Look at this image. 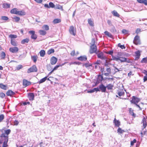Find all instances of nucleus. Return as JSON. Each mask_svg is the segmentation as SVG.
Instances as JSON below:
<instances>
[{"label": "nucleus", "instance_id": "obj_1", "mask_svg": "<svg viewBox=\"0 0 147 147\" xmlns=\"http://www.w3.org/2000/svg\"><path fill=\"white\" fill-rule=\"evenodd\" d=\"M2 132L3 133L0 136V137L2 140H0V144L2 143V140H4L2 147H7L8 146L7 143L8 141V136L9 134V129L6 130H4L2 131Z\"/></svg>", "mask_w": 147, "mask_h": 147}, {"label": "nucleus", "instance_id": "obj_2", "mask_svg": "<svg viewBox=\"0 0 147 147\" xmlns=\"http://www.w3.org/2000/svg\"><path fill=\"white\" fill-rule=\"evenodd\" d=\"M96 47V45H91L90 47V53L91 54L95 53H97L98 51H97Z\"/></svg>", "mask_w": 147, "mask_h": 147}, {"label": "nucleus", "instance_id": "obj_3", "mask_svg": "<svg viewBox=\"0 0 147 147\" xmlns=\"http://www.w3.org/2000/svg\"><path fill=\"white\" fill-rule=\"evenodd\" d=\"M133 42L136 45H140L141 44L140 37L136 35L134 38Z\"/></svg>", "mask_w": 147, "mask_h": 147}, {"label": "nucleus", "instance_id": "obj_4", "mask_svg": "<svg viewBox=\"0 0 147 147\" xmlns=\"http://www.w3.org/2000/svg\"><path fill=\"white\" fill-rule=\"evenodd\" d=\"M37 68L35 65H33L31 67L28 69L27 73H30L32 72H36L37 71Z\"/></svg>", "mask_w": 147, "mask_h": 147}, {"label": "nucleus", "instance_id": "obj_5", "mask_svg": "<svg viewBox=\"0 0 147 147\" xmlns=\"http://www.w3.org/2000/svg\"><path fill=\"white\" fill-rule=\"evenodd\" d=\"M104 68L101 69V71L102 73H104V75L106 76H108L111 74V69L110 68H107L106 71L107 73H105V71H104Z\"/></svg>", "mask_w": 147, "mask_h": 147}, {"label": "nucleus", "instance_id": "obj_6", "mask_svg": "<svg viewBox=\"0 0 147 147\" xmlns=\"http://www.w3.org/2000/svg\"><path fill=\"white\" fill-rule=\"evenodd\" d=\"M29 33L31 34V38L34 40H36L37 38V35L35 34V32L34 31L31 30L29 32Z\"/></svg>", "mask_w": 147, "mask_h": 147}, {"label": "nucleus", "instance_id": "obj_7", "mask_svg": "<svg viewBox=\"0 0 147 147\" xmlns=\"http://www.w3.org/2000/svg\"><path fill=\"white\" fill-rule=\"evenodd\" d=\"M103 80V77L101 75H98L95 85L94 86H96L98 84L101 82Z\"/></svg>", "mask_w": 147, "mask_h": 147}, {"label": "nucleus", "instance_id": "obj_8", "mask_svg": "<svg viewBox=\"0 0 147 147\" xmlns=\"http://www.w3.org/2000/svg\"><path fill=\"white\" fill-rule=\"evenodd\" d=\"M69 32L71 34L74 36L76 35V30L73 26H71L70 27Z\"/></svg>", "mask_w": 147, "mask_h": 147}, {"label": "nucleus", "instance_id": "obj_9", "mask_svg": "<svg viewBox=\"0 0 147 147\" xmlns=\"http://www.w3.org/2000/svg\"><path fill=\"white\" fill-rule=\"evenodd\" d=\"M121 54V53L119 52L118 53V56H112L113 59L116 61H118L119 60L120 61V59L121 58L120 57Z\"/></svg>", "mask_w": 147, "mask_h": 147}, {"label": "nucleus", "instance_id": "obj_10", "mask_svg": "<svg viewBox=\"0 0 147 147\" xmlns=\"http://www.w3.org/2000/svg\"><path fill=\"white\" fill-rule=\"evenodd\" d=\"M97 54L98 58L102 60H105L106 59V57L104 55L103 53L100 52L98 53V52Z\"/></svg>", "mask_w": 147, "mask_h": 147}, {"label": "nucleus", "instance_id": "obj_11", "mask_svg": "<svg viewBox=\"0 0 147 147\" xmlns=\"http://www.w3.org/2000/svg\"><path fill=\"white\" fill-rule=\"evenodd\" d=\"M140 101V99L139 98H136L134 96H133L131 102L132 103L136 104L138 103Z\"/></svg>", "mask_w": 147, "mask_h": 147}, {"label": "nucleus", "instance_id": "obj_12", "mask_svg": "<svg viewBox=\"0 0 147 147\" xmlns=\"http://www.w3.org/2000/svg\"><path fill=\"white\" fill-rule=\"evenodd\" d=\"M19 50V49L17 47L10 48V51L13 53H17Z\"/></svg>", "mask_w": 147, "mask_h": 147}, {"label": "nucleus", "instance_id": "obj_13", "mask_svg": "<svg viewBox=\"0 0 147 147\" xmlns=\"http://www.w3.org/2000/svg\"><path fill=\"white\" fill-rule=\"evenodd\" d=\"M106 87H105L102 84H101L99 86V88L102 92H105L106 91Z\"/></svg>", "mask_w": 147, "mask_h": 147}, {"label": "nucleus", "instance_id": "obj_14", "mask_svg": "<svg viewBox=\"0 0 147 147\" xmlns=\"http://www.w3.org/2000/svg\"><path fill=\"white\" fill-rule=\"evenodd\" d=\"M31 84V83L30 82L28 81L26 79H24L23 81V85L25 86H28L30 85Z\"/></svg>", "mask_w": 147, "mask_h": 147}, {"label": "nucleus", "instance_id": "obj_15", "mask_svg": "<svg viewBox=\"0 0 147 147\" xmlns=\"http://www.w3.org/2000/svg\"><path fill=\"white\" fill-rule=\"evenodd\" d=\"M57 59L56 58L54 57H52L51 60V64L54 65L57 62Z\"/></svg>", "mask_w": 147, "mask_h": 147}, {"label": "nucleus", "instance_id": "obj_16", "mask_svg": "<svg viewBox=\"0 0 147 147\" xmlns=\"http://www.w3.org/2000/svg\"><path fill=\"white\" fill-rule=\"evenodd\" d=\"M135 53V54L136 59L138 60L140 58L141 55L140 51H136Z\"/></svg>", "mask_w": 147, "mask_h": 147}, {"label": "nucleus", "instance_id": "obj_17", "mask_svg": "<svg viewBox=\"0 0 147 147\" xmlns=\"http://www.w3.org/2000/svg\"><path fill=\"white\" fill-rule=\"evenodd\" d=\"M142 123H143V128L142 129V130H143L144 129L146 128L147 125L145 117H144L143 118Z\"/></svg>", "mask_w": 147, "mask_h": 147}, {"label": "nucleus", "instance_id": "obj_18", "mask_svg": "<svg viewBox=\"0 0 147 147\" xmlns=\"http://www.w3.org/2000/svg\"><path fill=\"white\" fill-rule=\"evenodd\" d=\"M28 96L30 100H34V93H29L28 94Z\"/></svg>", "mask_w": 147, "mask_h": 147}, {"label": "nucleus", "instance_id": "obj_19", "mask_svg": "<svg viewBox=\"0 0 147 147\" xmlns=\"http://www.w3.org/2000/svg\"><path fill=\"white\" fill-rule=\"evenodd\" d=\"M11 43L12 45L14 46H16L17 45V42L14 39H11Z\"/></svg>", "mask_w": 147, "mask_h": 147}, {"label": "nucleus", "instance_id": "obj_20", "mask_svg": "<svg viewBox=\"0 0 147 147\" xmlns=\"http://www.w3.org/2000/svg\"><path fill=\"white\" fill-rule=\"evenodd\" d=\"M113 122L115 123V126L117 127H119L120 125V123L118 120H117L115 118L113 121Z\"/></svg>", "mask_w": 147, "mask_h": 147}, {"label": "nucleus", "instance_id": "obj_21", "mask_svg": "<svg viewBox=\"0 0 147 147\" xmlns=\"http://www.w3.org/2000/svg\"><path fill=\"white\" fill-rule=\"evenodd\" d=\"M78 60L82 61H85L87 60V58L86 56H81L78 58Z\"/></svg>", "mask_w": 147, "mask_h": 147}, {"label": "nucleus", "instance_id": "obj_22", "mask_svg": "<svg viewBox=\"0 0 147 147\" xmlns=\"http://www.w3.org/2000/svg\"><path fill=\"white\" fill-rule=\"evenodd\" d=\"M26 14V13L24 11H18L17 15L20 16H24Z\"/></svg>", "mask_w": 147, "mask_h": 147}, {"label": "nucleus", "instance_id": "obj_23", "mask_svg": "<svg viewBox=\"0 0 147 147\" xmlns=\"http://www.w3.org/2000/svg\"><path fill=\"white\" fill-rule=\"evenodd\" d=\"M120 61L121 62H127V63H129V60H127V58L125 57H121V59H120Z\"/></svg>", "mask_w": 147, "mask_h": 147}, {"label": "nucleus", "instance_id": "obj_24", "mask_svg": "<svg viewBox=\"0 0 147 147\" xmlns=\"http://www.w3.org/2000/svg\"><path fill=\"white\" fill-rule=\"evenodd\" d=\"M18 11V9L17 8H14L11 10V13L14 14H17Z\"/></svg>", "mask_w": 147, "mask_h": 147}, {"label": "nucleus", "instance_id": "obj_25", "mask_svg": "<svg viewBox=\"0 0 147 147\" xmlns=\"http://www.w3.org/2000/svg\"><path fill=\"white\" fill-rule=\"evenodd\" d=\"M12 19L13 21L16 22H18L20 20V18L19 17L17 16H15L13 17Z\"/></svg>", "mask_w": 147, "mask_h": 147}, {"label": "nucleus", "instance_id": "obj_26", "mask_svg": "<svg viewBox=\"0 0 147 147\" xmlns=\"http://www.w3.org/2000/svg\"><path fill=\"white\" fill-rule=\"evenodd\" d=\"M111 13L114 16L118 17H119V15L118 13L116 11L114 10L112 11Z\"/></svg>", "mask_w": 147, "mask_h": 147}, {"label": "nucleus", "instance_id": "obj_27", "mask_svg": "<svg viewBox=\"0 0 147 147\" xmlns=\"http://www.w3.org/2000/svg\"><path fill=\"white\" fill-rule=\"evenodd\" d=\"M39 33L40 35L44 36L45 35L47 34L46 31L45 30H40L39 31Z\"/></svg>", "mask_w": 147, "mask_h": 147}, {"label": "nucleus", "instance_id": "obj_28", "mask_svg": "<svg viewBox=\"0 0 147 147\" xmlns=\"http://www.w3.org/2000/svg\"><path fill=\"white\" fill-rule=\"evenodd\" d=\"M104 33L105 34L108 36L109 37H110L111 38H113V35L109 32L107 31H105L104 32Z\"/></svg>", "mask_w": 147, "mask_h": 147}, {"label": "nucleus", "instance_id": "obj_29", "mask_svg": "<svg viewBox=\"0 0 147 147\" xmlns=\"http://www.w3.org/2000/svg\"><path fill=\"white\" fill-rule=\"evenodd\" d=\"M129 112L130 115H132L133 117H135L136 114L134 113L133 112V110L131 108H130L129 109Z\"/></svg>", "mask_w": 147, "mask_h": 147}, {"label": "nucleus", "instance_id": "obj_30", "mask_svg": "<svg viewBox=\"0 0 147 147\" xmlns=\"http://www.w3.org/2000/svg\"><path fill=\"white\" fill-rule=\"evenodd\" d=\"M39 53L41 57H43L45 54V51L44 50H42Z\"/></svg>", "mask_w": 147, "mask_h": 147}, {"label": "nucleus", "instance_id": "obj_31", "mask_svg": "<svg viewBox=\"0 0 147 147\" xmlns=\"http://www.w3.org/2000/svg\"><path fill=\"white\" fill-rule=\"evenodd\" d=\"M29 41V39L28 38H26L24 39L21 41V43L22 44H24L25 43H28Z\"/></svg>", "mask_w": 147, "mask_h": 147}, {"label": "nucleus", "instance_id": "obj_32", "mask_svg": "<svg viewBox=\"0 0 147 147\" xmlns=\"http://www.w3.org/2000/svg\"><path fill=\"white\" fill-rule=\"evenodd\" d=\"M47 77H45V78L41 79L39 81L38 83L39 84H40L44 82L47 80Z\"/></svg>", "mask_w": 147, "mask_h": 147}, {"label": "nucleus", "instance_id": "obj_33", "mask_svg": "<svg viewBox=\"0 0 147 147\" xmlns=\"http://www.w3.org/2000/svg\"><path fill=\"white\" fill-rule=\"evenodd\" d=\"M55 8L56 9H61L62 10H63L62 6L60 5L59 4H57L55 6Z\"/></svg>", "mask_w": 147, "mask_h": 147}, {"label": "nucleus", "instance_id": "obj_34", "mask_svg": "<svg viewBox=\"0 0 147 147\" xmlns=\"http://www.w3.org/2000/svg\"><path fill=\"white\" fill-rule=\"evenodd\" d=\"M0 88L4 90H6L7 89V86L3 85V84H0Z\"/></svg>", "mask_w": 147, "mask_h": 147}, {"label": "nucleus", "instance_id": "obj_35", "mask_svg": "<svg viewBox=\"0 0 147 147\" xmlns=\"http://www.w3.org/2000/svg\"><path fill=\"white\" fill-rule=\"evenodd\" d=\"M42 28L43 30H49V28L48 26L47 25H44L42 27Z\"/></svg>", "mask_w": 147, "mask_h": 147}, {"label": "nucleus", "instance_id": "obj_36", "mask_svg": "<svg viewBox=\"0 0 147 147\" xmlns=\"http://www.w3.org/2000/svg\"><path fill=\"white\" fill-rule=\"evenodd\" d=\"M113 86L111 84H109L106 87L108 90H111L113 89Z\"/></svg>", "mask_w": 147, "mask_h": 147}, {"label": "nucleus", "instance_id": "obj_37", "mask_svg": "<svg viewBox=\"0 0 147 147\" xmlns=\"http://www.w3.org/2000/svg\"><path fill=\"white\" fill-rule=\"evenodd\" d=\"M141 62L142 63H147V57L143 58L142 59L141 61Z\"/></svg>", "mask_w": 147, "mask_h": 147}, {"label": "nucleus", "instance_id": "obj_38", "mask_svg": "<svg viewBox=\"0 0 147 147\" xmlns=\"http://www.w3.org/2000/svg\"><path fill=\"white\" fill-rule=\"evenodd\" d=\"M37 58V56H31V59L32 60L34 61V63H36Z\"/></svg>", "mask_w": 147, "mask_h": 147}, {"label": "nucleus", "instance_id": "obj_39", "mask_svg": "<svg viewBox=\"0 0 147 147\" xmlns=\"http://www.w3.org/2000/svg\"><path fill=\"white\" fill-rule=\"evenodd\" d=\"M55 51L53 49H49L47 51V54L50 55L52 53H53Z\"/></svg>", "mask_w": 147, "mask_h": 147}, {"label": "nucleus", "instance_id": "obj_40", "mask_svg": "<svg viewBox=\"0 0 147 147\" xmlns=\"http://www.w3.org/2000/svg\"><path fill=\"white\" fill-rule=\"evenodd\" d=\"M61 20L59 19H56L54 20L53 22L54 24L58 23L60 22Z\"/></svg>", "mask_w": 147, "mask_h": 147}, {"label": "nucleus", "instance_id": "obj_41", "mask_svg": "<svg viewBox=\"0 0 147 147\" xmlns=\"http://www.w3.org/2000/svg\"><path fill=\"white\" fill-rule=\"evenodd\" d=\"M124 132V130L120 128H119L118 129L117 132L119 134H122Z\"/></svg>", "mask_w": 147, "mask_h": 147}, {"label": "nucleus", "instance_id": "obj_42", "mask_svg": "<svg viewBox=\"0 0 147 147\" xmlns=\"http://www.w3.org/2000/svg\"><path fill=\"white\" fill-rule=\"evenodd\" d=\"M1 59H4L5 56V54L4 52H2L1 53Z\"/></svg>", "mask_w": 147, "mask_h": 147}, {"label": "nucleus", "instance_id": "obj_43", "mask_svg": "<svg viewBox=\"0 0 147 147\" xmlns=\"http://www.w3.org/2000/svg\"><path fill=\"white\" fill-rule=\"evenodd\" d=\"M88 22L89 24L92 26H93L94 25V23L91 19H88Z\"/></svg>", "mask_w": 147, "mask_h": 147}, {"label": "nucleus", "instance_id": "obj_44", "mask_svg": "<svg viewBox=\"0 0 147 147\" xmlns=\"http://www.w3.org/2000/svg\"><path fill=\"white\" fill-rule=\"evenodd\" d=\"M1 19L2 20L6 21L8 20L9 18L7 17L3 16L1 17Z\"/></svg>", "mask_w": 147, "mask_h": 147}, {"label": "nucleus", "instance_id": "obj_45", "mask_svg": "<svg viewBox=\"0 0 147 147\" xmlns=\"http://www.w3.org/2000/svg\"><path fill=\"white\" fill-rule=\"evenodd\" d=\"M17 37V36L15 34L10 35V37L11 39L16 38Z\"/></svg>", "mask_w": 147, "mask_h": 147}, {"label": "nucleus", "instance_id": "obj_46", "mask_svg": "<svg viewBox=\"0 0 147 147\" xmlns=\"http://www.w3.org/2000/svg\"><path fill=\"white\" fill-rule=\"evenodd\" d=\"M49 6L50 7L54 8L55 7V5L53 3L51 2H50L49 3Z\"/></svg>", "mask_w": 147, "mask_h": 147}, {"label": "nucleus", "instance_id": "obj_47", "mask_svg": "<svg viewBox=\"0 0 147 147\" xmlns=\"http://www.w3.org/2000/svg\"><path fill=\"white\" fill-rule=\"evenodd\" d=\"M3 8H7L9 7V5L7 4H3Z\"/></svg>", "mask_w": 147, "mask_h": 147}, {"label": "nucleus", "instance_id": "obj_48", "mask_svg": "<svg viewBox=\"0 0 147 147\" xmlns=\"http://www.w3.org/2000/svg\"><path fill=\"white\" fill-rule=\"evenodd\" d=\"M118 94L119 96H121L124 95V92L123 91L119 92Z\"/></svg>", "mask_w": 147, "mask_h": 147}, {"label": "nucleus", "instance_id": "obj_49", "mask_svg": "<svg viewBox=\"0 0 147 147\" xmlns=\"http://www.w3.org/2000/svg\"><path fill=\"white\" fill-rule=\"evenodd\" d=\"M118 46L120 47L122 49H125V47L124 46V45H121L120 43H119L118 44Z\"/></svg>", "mask_w": 147, "mask_h": 147}, {"label": "nucleus", "instance_id": "obj_50", "mask_svg": "<svg viewBox=\"0 0 147 147\" xmlns=\"http://www.w3.org/2000/svg\"><path fill=\"white\" fill-rule=\"evenodd\" d=\"M95 39L94 38H92V40L91 44V45H95Z\"/></svg>", "mask_w": 147, "mask_h": 147}, {"label": "nucleus", "instance_id": "obj_51", "mask_svg": "<svg viewBox=\"0 0 147 147\" xmlns=\"http://www.w3.org/2000/svg\"><path fill=\"white\" fill-rule=\"evenodd\" d=\"M136 142V140L135 139H134L133 141H131V146H133L134 143H135Z\"/></svg>", "mask_w": 147, "mask_h": 147}, {"label": "nucleus", "instance_id": "obj_52", "mask_svg": "<svg viewBox=\"0 0 147 147\" xmlns=\"http://www.w3.org/2000/svg\"><path fill=\"white\" fill-rule=\"evenodd\" d=\"M111 32L113 33H115L116 32V30L115 29V27H114L111 28Z\"/></svg>", "mask_w": 147, "mask_h": 147}, {"label": "nucleus", "instance_id": "obj_53", "mask_svg": "<svg viewBox=\"0 0 147 147\" xmlns=\"http://www.w3.org/2000/svg\"><path fill=\"white\" fill-rule=\"evenodd\" d=\"M4 118V115L3 114L0 115V122H1L3 119Z\"/></svg>", "mask_w": 147, "mask_h": 147}, {"label": "nucleus", "instance_id": "obj_54", "mask_svg": "<svg viewBox=\"0 0 147 147\" xmlns=\"http://www.w3.org/2000/svg\"><path fill=\"white\" fill-rule=\"evenodd\" d=\"M15 93L12 91L11 90H10V96H12L15 94Z\"/></svg>", "mask_w": 147, "mask_h": 147}, {"label": "nucleus", "instance_id": "obj_55", "mask_svg": "<svg viewBox=\"0 0 147 147\" xmlns=\"http://www.w3.org/2000/svg\"><path fill=\"white\" fill-rule=\"evenodd\" d=\"M23 67V66L21 65H18L17 67H16L17 69V70H19L20 69H21Z\"/></svg>", "mask_w": 147, "mask_h": 147}, {"label": "nucleus", "instance_id": "obj_56", "mask_svg": "<svg viewBox=\"0 0 147 147\" xmlns=\"http://www.w3.org/2000/svg\"><path fill=\"white\" fill-rule=\"evenodd\" d=\"M141 32V30L140 28H137L136 31V33L137 34H138L139 32Z\"/></svg>", "mask_w": 147, "mask_h": 147}, {"label": "nucleus", "instance_id": "obj_57", "mask_svg": "<svg viewBox=\"0 0 147 147\" xmlns=\"http://www.w3.org/2000/svg\"><path fill=\"white\" fill-rule=\"evenodd\" d=\"M5 96V95L3 93H0V97L2 98L4 97Z\"/></svg>", "mask_w": 147, "mask_h": 147}, {"label": "nucleus", "instance_id": "obj_58", "mask_svg": "<svg viewBox=\"0 0 147 147\" xmlns=\"http://www.w3.org/2000/svg\"><path fill=\"white\" fill-rule=\"evenodd\" d=\"M84 65L86 67H88L89 66H91V65L89 63H85L84 64Z\"/></svg>", "mask_w": 147, "mask_h": 147}, {"label": "nucleus", "instance_id": "obj_59", "mask_svg": "<svg viewBox=\"0 0 147 147\" xmlns=\"http://www.w3.org/2000/svg\"><path fill=\"white\" fill-rule=\"evenodd\" d=\"M60 66V65H57L54 68L53 70L54 71L57 69Z\"/></svg>", "mask_w": 147, "mask_h": 147}, {"label": "nucleus", "instance_id": "obj_60", "mask_svg": "<svg viewBox=\"0 0 147 147\" xmlns=\"http://www.w3.org/2000/svg\"><path fill=\"white\" fill-rule=\"evenodd\" d=\"M142 3H144L146 5H147V0H143Z\"/></svg>", "mask_w": 147, "mask_h": 147}, {"label": "nucleus", "instance_id": "obj_61", "mask_svg": "<svg viewBox=\"0 0 147 147\" xmlns=\"http://www.w3.org/2000/svg\"><path fill=\"white\" fill-rule=\"evenodd\" d=\"M122 32L123 33L126 34L127 33V31L125 29H123L122 30Z\"/></svg>", "mask_w": 147, "mask_h": 147}, {"label": "nucleus", "instance_id": "obj_62", "mask_svg": "<svg viewBox=\"0 0 147 147\" xmlns=\"http://www.w3.org/2000/svg\"><path fill=\"white\" fill-rule=\"evenodd\" d=\"M93 90H94V92L95 91H96V92L97 91H100V90L98 88H94L93 89Z\"/></svg>", "mask_w": 147, "mask_h": 147}, {"label": "nucleus", "instance_id": "obj_63", "mask_svg": "<svg viewBox=\"0 0 147 147\" xmlns=\"http://www.w3.org/2000/svg\"><path fill=\"white\" fill-rule=\"evenodd\" d=\"M19 123L18 121L17 120H15L14 122V125H17Z\"/></svg>", "mask_w": 147, "mask_h": 147}, {"label": "nucleus", "instance_id": "obj_64", "mask_svg": "<svg viewBox=\"0 0 147 147\" xmlns=\"http://www.w3.org/2000/svg\"><path fill=\"white\" fill-rule=\"evenodd\" d=\"M43 143L42 142H41L39 143V144H37L36 145L35 147H41V144H42Z\"/></svg>", "mask_w": 147, "mask_h": 147}]
</instances>
